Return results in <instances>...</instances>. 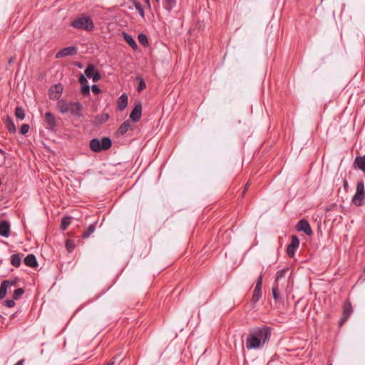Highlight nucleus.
Listing matches in <instances>:
<instances>
[{
    "label": "nucleus",
    "instance_id": "nucleus-1",
    "mask_svg": "<svg viewBox=\"0 0 365 365\" xmlns=\"http://www.w3.org/2000/svg\"><path fill=\"white\" fill-rule=\"evenodd\" d=\"M111 145L112 141L108 137H103L101 140L98 138H93L89 143L91 150L95 153L108 150Z\"/></svg>",
    "mask_w": 365,
    "mask_h": 365
},
{
    "label": "nucleus",
    "instance_id": "nucleus-2",
    "mask_svg": "<svg viewBox=\"0 0 365 365\" xmlns=\"http://www.w3.org/2000/svg\"><path fill=\"white\" fill-rule=\"evenodd\" d=\"M259 340L261 341L262 344L264 346L268 343L272 334V328L262 325L252 329L250 331Z\"/></svg>",
    "mask_w": 365,
    "mask_h": 365
},
{
    "label": "nucleus",
    "instance_id": "nucleus-3",
    "mask_svg": "<svg viewBox=\"0 0 365 365\" xmlns=\"http://www.w3.org/2000/svg\"><path fill=\"white\" fill-rule=\"evenodd\" d=\"M71 26L77 29L91 31L94 29V24L89 16L78 18L71 22Z\"/></svg>",
    "mask_w": 365,
    "mask_h": 365
},
{
    "label": "nucleus",
    "instance_id": "nucleus-4",
    "mask_svg": "<svg viewBox=\"0 0 365 365\" xmlns=\"http://www.w3.org/2000/svg\"><path fill=\"white\" fill-rule=\"evenodd\" d=\"M351 203L356 207H361L365 204V190L363 181L357 182L356 192L351 198Z\"/></svg>",
    "mask_w": 365,
    "mask_h": 365
},
{
    "label": "nucleus",
    "instance_id": "nucleus-5",
    "mask_svg": "<svg viewBox=\"0 0 365 365\" xmlns=\"http://www.w3.org/2000/svg\"><path fill=\"white\" fill-rule=\"evenodd\" d=\"M263 345L260 340H259L251 331L246 339V348L248 350L257 349L262 347Z\"/></svg>",
    "mask_w": 365,
    "mask_h": 365
},
{
    "label": "nucleus",
    "instance_id": "nucleus-6",
    "mask_svg": "<svg viewBox=\"0 0 365 365\" xmlns=\"http://www.w3.org/2000/svg\"><path fill=\"white\" fill-rule=\"evenodd\" d=\"M44 119L46 124V128L53 132L55 131L57 126V120L53 114L51 112L46 113Z\"/></svg>",
    "mask_w": 365,
    "mask_h": 365
},
{
    "label": "nucleus",
    "instance_id": "nucleus-7",
    "mask_svg": "<svg viewBox=\"0 0 365 365\" xmlns=\"http://www.w3.org/2000/svg\"><path fill=\"white\" fill-rule=\"evenodd\" d=\"M86 76L91 78L93 82H97L101 78V74L98 71H96L95 66L93 64H88L84 71Z\"/></svg>",
    "mask_w": 365,
    "mask_h": 365
},
{
    "label": "nucleus",
    "instance_id": "nucleus-8",
    "mask_svg": "<svg viewBox=\"0 0 365 365\" xmlns=\"http://www.w3.org/2000/svg\"><path fill=\"white\" fill-rule=\"evenodd\" d=\"M299 240L297 236L292 235L291 243L287 247V254L289 257H293L294 256L297 249L299 246Z\"/></svg>",
    "mask_w": 365,
    "mask_h": 365
},
{
    "label": "nucleus",
    "instance_id": "nucleus-9",
    "mask_svg": "<svg viewBox=\"0 0 365 365\" xmlns=\"http://www.w3.org/2000/svg\"><path fill=\"white\" fill-rule=\"evenodd\" d=\"M78 49L76 46H68L61 49L56 54V58H60L62 57L68 56H74L77 53Z\"/></svg>",
    "mask_w": 365,
    "mask_h": 365
},
{
    "label": "nucleus",
    "instance_id": "nucleus-10",
    "mask_svg": "<svg viewBox=\"0 0 365 365\" xmlns=\"http://www.w3.org/2000/svg\"><path fill=\"white\" fill-rule=\"evenodd\" d=\"M69 110L75 117L81 118L83 116V106L80 102H71Z\"/></svg>",
    "mask_w": 365,
    "mask_h": 365
},
{
    "label": "nucleus",
    "instance_id": "nucleus-11",
    "mask_svg": "<svg viewBox=\"0 0 365 365\" xmlns=\"http://www.w3.org/2000/svg\"><path fill=\"white\" fill-rule=\"evenodd\" d=\"M296 228L298 231H302L307 235L310 236L313 234L312 230L308 221L305 219L300 220L297 222Z\"/></svg>",
    "mask_w": 365,
    "mask_h": 365
},
{
    "label": "nucleus",
    "instance_id": "nucleus-12",
    "mask_svg": "<svg viewBox=\"0 0 365 365\" xmlns=\"http://www.w3.org/2000/svg\"><path fill=\"white\" fill-rule=\"evenodd\" d=\"M63 86L61 83L56 84L48 91L49 98L52 100H58L62 93Z\"/></svg>",
    "mask_w": 365,
    "mask_h": 365
},
{
    "label": "nucleus",
    "instance_id": "nucleus-13",
    "mask_svg": "<svg viewBox=\"0 0 365 365\" xmlns=\"http://www.w3.org/2000/svg\"><path fill=\"white\" fill-rule=\"evenodd\" d=\"M142 115V105L140 102H138L134 106L130 114V118L133 122H138Z\"/></svg>",
    "mask_w": 365,
    "mask_h": 365
},
{
    "label": "nucleus",
    "instance_id": "nucleus-14",
    "mask_svg": "<svg viewBox=\"0 0 365 365\" xmlns=\"http://www.w3.org/2000/svg\"><path fill=\"white\" fill-rule=\"evenodd\" d=\"M10 223L8 221L0 222V235L4 237H8L10 235Z\"/></svg>",
    "mask_w": 365,
    "mask_h": 365
},
{
    "label": "nucleus",
    "instance_id": "nucleus-15",
    "mask_svg": "<svg viewBox=\"0 0 365 365\" xmlns=\"http://www.w3.org/2000/svg\"><path fill=\"white\" fill-rule=\"evenodd\" d=\"M124 41L134 50L136 51L138 49V45L135 39L132 37L131 35L128 33L123 31L122 33Z\"/></svg>",
    "mask_w": 365,
    "mask_h": 365
},
{
    "label": "nucleus",
    "instance_id": "nucleus-16",
    "mask_svg": "<svg viewBox=\"0 0 365 365\" xmlns=\"http://www.w3.org/2000/svg\"><path fill=\"white\" fill-rule=\"evenodd\" d=\"M354 166L365 173V155L356 156L354 162Z\"/></svg>",
    "mask_w": 365,
    "mask_h": 365
},
{
    "label": "nucleus",
    "instance_id": "nucleus-17",
    "mask_svg": "<svg viewBox=\"0 0 365 365\" xmlns=\"http://www.w3.org/2000/svg\"><path fill=\"white\" fill-rule=\"evenodd\" d=\"M118 109L120 111L125 109L128 106V96L122 94L117 101Z\"/></svg>",
    "mask_w": 365,
    "mask_h": 365
},
{
    "label": "nucleus",
    "instance_id": "nucleus-18",
    "mask_svg": "<svg viewBox=\"0 0 365 365\" xmlns=\"http://www.w3.org/2000/svg\"><path fill=\"white\" fill-rule=\"evenodd\" d=\"M57 108L61 113L65 114L69 110L70 103L68 104L64 99H61L57 103Z\"/></svg>",
    "mask_w": 365,
    "mask_h": 365
},
{
    "label": "nucleus",
    "instance_id": "nucleus-19",
    "mask_svg": "<svg viewBox=\"0 0 365 365\" xmlns=\"http://www.w3.org/2000/svg\"><path fill=\"white\" fill-rule=\"evenodd\" d=\"M24 264L26 266L30 267H37L38 262H37V260H36V258L35 255H33V254L28 255L24 258Z\"/></svg>",
    "mask_w": 365,
    "mask_h": 365
},
{
    "label": "nucleus",
    "instance_id": "nucleus-20",
    "mask_svg": "<svg viewBox=\"0 0 365 365\" xmlns=\"http://www.w3.org/2000/svg\"><path fill=\"white\" fill-rule=\"evenodd\" d=\"M352 312H353V308H352L351 304L350 301L349 299H347L344 304L342 314H343V316L349 318L350 317V315L352 314Z\"/></svg>",
    "mask_w": 365,
    "mask_h": 365
},
{
    "label": "nucleus",
    "instance_id": "nucleus-21",
    "mask_svg": "<svg viewBox=\"0 0 365 365\" xmlns=\"http://www.w3.org/2000/svg\"><path fill=\"white\" fill-rule=\"evenodd\" d=\"M130 127H131V124L129 122V120H125L120 125V126L118 129L117 133L120 135H123L124 134H125L128 132V130L130 128Z\"/></svg>",
    "mask_w": 365,
    "mask_h": 365
},
{
    "label": "nucleus",
    "instance_id": "nucleus-22",
    "mask_svg": "<svg viewBox=\"0 0 365 365\" xmlns=\"http://www.w3.org/2000/svg\"><path fill=\"white\" fill-rule=\"evenodd\" d=\"M6 127L10 133H15L16 131L15 124L10 116H7L5 120Z\"/></svg>",
    "mask_w": 365,
    "mask_h": 365
},
{
    "label": "nucleus",
    "instance_id": "nucleus-23",
    "mask_svg": "<svg viewBox=\"0 0 365 365\" xmlns=\"http://www.w3.org/2000/svg\"><path fill=\"white\" fill-rule=\"evenodd\" d=\"M110 115L107 113H103L95 117L94 122L96 124H102L108 120Z\"/></svg>",
    "mask_w": 365,
    "mask_h": 365
},
{
    "label": "nucleus",
    "instance_id": "nucleus-24",
    "mask_svg": "<svg viewBox=\"0 0 365 365\" xmlns=\"http://www.w3.org/2000/svg\"><path fill=\"white\" fill-rule=\"evenodd\" d=\"M272 295L273 298L275 302H279L281 299L280 295H279V284H277V282H274L272 288Z\"/></svg>",
    "mask_w": 365,
    "mask_h": 365
},
{
    "label": "nucleus",
    "instance_id": "nucleus-25",
    "mask_svg": "<svg viewBox=\"0 0 365 365\" xmlns=\"http://www.w3.org/2000/svg\"><path fill=\"white\" fill-rule=\"evenodd\" d=\"M130 1L132 3L133 6L138 11L140 16L144 19L145 11H144V9L141 6L140 3L139 1H138L137 0H130Z\"/></svg>",
    "mask_w": 365,
    "mask_h": 365
},
{
    "label": "nucleus",
    "instance_id": "nucleus-26",
    "mask_svg": "<svg viewBox=\"0 0 365 365\" xmlns=\"http://www.w3.org/2000/svg\"><path fill=\"white\" fill-rule=\"evenodd\" d=\"M163 6L168 11L170 12L176 6V0H163Z\"/></svg>",
    "mask_w": 365,
    "mask_h": 365
},
{
    "label": "nucleus",
    "instance_id": "nucleus-27",
    "mask_svg": "<svg viewBox=\"0 0 365 365\" xmlns=\"http://www.w3.org/2000/svg\"><path fill=\"white\" fill-rule=\"evenodd\" d=\"M21 259L19 254H14L11 256V264L15 267H19L21 265Z\"/></svg>",
    "mask_w": 365,
    "mask_h": 365
},
{
    "label": "nucleus",
    "instance_id": "nucleus-28",
    "mask_svg": "<svg viewBox=\"0 0 365 365\" xmlns=\"http://www.w3.org/2000/svg\"><path fill=\"white\" fill-rule=\"evenodd\" d=\"M96 230V223H93V224H91L88 228L86 229V230H85L83 234H82V237L83 238H88V237H90V235L95 231Z\"/></svg>",
    "mask_w": 365,
    "mask_h": 365
},
{
    "label": "nucleus",
    "instance_id": "nucleus-29",
    "mask_svg": "<svg viewBox=\"0 0 365 365\" xmlns=\"http://www.w3.org/2000/svg\"><path fill=\"white\" fill-rule=\"evenodd\" d=\"M139 42L143 46H148L149 45L148 39L147 36L145 34H140L138 36Z\"/></svg>",
    "mask_w": 365,
    "mask_h": 365
},
{
    "label": "nucleus",
    "instance_id": "nucleus-30",
    "mask_svg": "<svg viewBox=\"0 0 365 365\" xmlns=\"http://www.w3.org/2000/svg\"><path fill=\"white\" fill-rule=\"evenodd\" d=\"M15 115L20 120H24L25 118L24 110L21 107H16L15 109Z\"/></svg>",
    "mask_w": 365,
    "mask_h": 365
},
{
    "label": "nucleus",
    "instance_id": "nucleus-31",
    "mask_svg": "<svg viewBox=\"0 0 365 365\" xmlns=\"http://www.w3.org/2000/svg\"><path fill=\"white\" fill-rule=\"evenodd\" d=\"M2 282H5V284L6 285V287H8V289H9L11 287L16 286L17 284V283L19 282V279L18 277H15L14 279H6V280H4Z\"/></svg>",
    "mask_w": 365,
    "mask_h": 365
},
{
    "label": "nucleus",
    "instance_id": "nucleus-32",
    "mask_svg": "<svg viewBox=\"0 0 365 365\" xmlns=\"http://www.w3.org/2000/svg\"><path fill=\"white\" fill-rule=\"evenodd\" d=\"M262 297V290L254 289V293L252 297V302L255 304Z\"/></svg>",
    "mask_w": 365,
    "mask_h": 365
},
{
    "label": "nucleus",
    "instance_id": "nucleus-33",
    "mask_svg": "<svg viewBox=\"0 0 365 365\" xmlns=\"http://www.w3.org/2000/svg\"><path fill=\"white\" fill-rule=\"evenodd\" d=\"M8 287L5 284V282H1L0 285V299H4L7 293Z\"/></svg>",
    "mask_w": 365,
    "mask_h": 365
},
{
    "label": "nucleus",
    "instance_id": "nucleus-34",
    "mask_svg": "<svg viewBox=\"0 0 365 365\" xmlns=\"http://www.w3.org/2000/svg\"><path fill=\"white\" fill-rule=\"evenodd\" d=\"M75 242L73 240L68 239L66 242V247L68 252H73L75 248Z\"/></svg>",
    "mask_w": 365,
    "mask_h": 365
},
{
    "label": "nucleus",
    "instance_id": "nucleus-35",
    "mask_svg": "<svg viewBox=\"0 0 365 365\" xmlns=\"http://www.w3.org/2000/svg\"><path fill=\"white\" fill-rule=\"evenodd\" d=\"M70 224H71V217H63L62 220H61V229L63 230H66Z\"/></svg>",
    "mask_w": 365,
    "mask_h": 365
},
{
    "label": "nucleus",
    "instance_id": "nucleus-36",
    "mask_svg": "<svg viewBox=\"0 0 365 365\" xmlns=\"http://www.w3.org/2000/svg\"><path fill=\"white\" fill-rule=\"evenodd\" d=\"M137 80L138 81V85L137 86L138 92H141L146 87L145 83L144 80L141 77H138Z\"/></svg>",
    "mask_w": 365,
    "mask_h": 365
},
{
    "label": "nucleus",
    "instance_id": "nucleus-37",
    "mask_svg": "<svg viewBox=\"0 0 365 365\" xmlns=\"http://www.w3.org/2000/svg\"><path fill=\"white\" fill-rule=\"evenodd\" d=\"M24 293V289L23 288H18L14 292L13 298L14 299H19L21 297V296Z\"/></svg>",
    "mask_w": 365,
    "mask_h": 365
},
{
    "label": "nucleus",
    "instance_id": "nucleus-38",
    "mask_svg": "<svg viewBox=\"0 0 365 365\" xmlns=\"http://www.w3.org/2000/svg\"><path fill=\"white\" fill-rule=\"evenodd\" d=\"M285 272V269H281L277 272L275 282H277V284H279L280 279L284 277Z\"/></svg>",
    "mask_w": 365,
    "mask_h": 365
},
{
    "label": "nucleus",
    "instance_id": "nucleus-39",
    "mask_svg": "<svg viewBox=\"0 0 365 365\" xmlns=\"http://www.w3.org/2000/svg\"><path fill=\"white\" fill-rule=\"evenodd\" d=\"M262 279H263V275L262 274H261L257 280V282H256V285H255V289H260L262 290Z\"/></svg>",
    "mask_w": 365,
    "mask_h": 365
},
{
    "label": "nucleus",
    "instance_id": "nucleus-40",
    "mask_svg": "<svg viewBox=\"0 0 365 365\" xmlns=\"http://www.w3.org/2000/svg\"><path fill=\"white\" fill-rule=\"evenodd\" d=\"M29 124H23L19 130L20 133L21 135H26L29 132Z\"/></svg>",
    "mask_w": 365,
    "mask_h": 365
},
{
    "label": "nucleus",
    "instance_id": "nucleus-41",
    "mask_svg": "<svg viewBox=\"0 0 365 365\" xmlns=\"http://www.w3.org/2000/svg\"><path fill=\"white\" fill-rule=\"evenodd\" d=\"M81 93L83 96H88L90 94V86L88 84L82 86Z\"/></svg>",
    "mask_w": 365,
    "mask_h": 365
},
{
    "label": "nucleus",
    "instance_id": "nucleus-42",
    "mask_svg": "<svg viewBox=\"0 0 365 365\" xmlns=\"http://www.w3.org/2000/svg\"><path fill=\"white\" fill-rule=\"evenodd\" d=\"M4 303H5V305L9 308H11L15 306V302L14 299H6L4 302Z\"/></svg>",
    "mask_w": 365,
    "mask_h": 365
},
{
    "label": "nucleus",
    "instance_id": "nucleus-43",
    "mask_svg": "<svg viewBox=\"0 0 365 365\" xmlns=\"http://www.w3.org/2000/svg\"><path fill=\"white\" fill-rule=\"evenodd\" d=\"M78 81L81 84V86L88 84V81L86 79V77H85L82 74L80 76Z\"/></svg>",
    "mask_w": 365,
    "mask_h": 365
},
{
    "label": "nucleus",
    "instance_id": "nucleus-44",
    "mask_svg": "<svg viewBox=\"0 0 365 365\" xmlns=\"http://www.w3.org/2000/svg\"><path fill=\"white\" fill-rule=\"evenodd\" d=\"M91 88H92L93 93L94 94H96V95H98V94H99L101 92V91L99 88V87L97 85H96V84L93 85Z\"/></svg>",
    "mask_w": 365,
    "mask_h": 365
},
{
    "label": "nucleus",
    "instance_id": "nucleus-45",
    "mask_svg": "<svg viewBox=\"0 0 365 365\" xmlns=\"http://www.w3.org/2000/svg\"><path fill=\"white\" fill-rule=\"evenodd\" d=\"M343 187H344L345 192H347L349 191V185L348 180L346 178H344L343 180Z\"/></svg>",
    "mask_w": 365,
    "mask_h": 365
},
{
    "label": "nucleus",
    "instance_id": "nucleus-46",
    "mask_svg": "<svg viewBox=\"0 0 365 365\" xmlns=\"http://www.w3.org/2000/svg\"><path fill=\"white\" fill-rule=\"evenodd\" d=\"M250 184H251V183H250V181H248V182L245 184V187H244V190H243V192H242V197H243L245 196V194L246 191L249 189V187H250Z\"/></svg>",
    "mask_w": 365,
    "mask_h": 365
},
{
    "label": "nucleus",
    "instance_id": "nucleus-47",
    "mask_svg": "<svg viewBox=\"0 0 365 365\" xmlns=\"http://www.w3.org/2000/svg\"><path fill=\"white\" fill-rule=\"evenodd\" d=\"M347 317L342 316V318L340 319L339 322V326L341 327L344 324V323L347 320Z\"/></svg>",
    "mask_w": 365,
    "mask_h": 365
},
{
    "label": "nucleus",
    "instance_id": "nucleus-48",
    "mask_svg": "<svg viewBox=\"0 0 365 365\" xmlns=\"http://www.w3.org/2000/svg\"><path fill=\"white\" fill-rule=\"evenodd\" d=\"M24 359H21L19 360L16 364H15L14 365H23L24 364Z\"/></svg>",
    "mask_w": 365,
    "mask_h": 365
},
{
    "label": "nucleus",
    "instance_id": "nucleus-49",
    "mask_svg": "<svg viewBox=\"0 0 365 365\" xmlns=\"http://www.w3.org/2000/svg\"><path fill=\"white\" fill-rule=\"evenodd\" d=\"M145 4L147 5V6L148 8H150V0H144Z\"/></svg>",
    "mask_w": 365,
    "mask_h": 365
},
{
    "label": "nucleus",
    "instance_id": "nucleus-50",
    "mask_svg": "<svg viewBox=\"0 0 365 365\" xmlns=\"http://www.w3.org/2000/svg\"><path fill=\"white\" fill-rule=\"evenodd\" d=\"M0 154L4 156L6 155V152L1 148H0Z\"/></svg>",
    "mask_w": 365,
    "mask_h": 365
},
{
    "label": "nucleus",
    "instance_id": "nucleus-51",
    "mask_svg": "<svg viewBox=\"0 0 365 365\" xmlns=\"http://www.w3.org/2000/svg\"><path fill=\"white\" fill-rule=\"evenodd\" d=\"M12 62H13V58H11L9 59V63H11Z\"/></svg>",
    "mask_w": 365,
    "mask_h": 365
},
{
    "label": "nucleus",
    "instance_id": "nucleus-52",
    "mask_svg": "<svg viewBox=\"0 0 365 365\" xmlns=\"http://www.w3.org/2000/svg\"><path fill=\"white\" fill-rule=\"evenodd\" d=\"M76 65H77V66H78V67H79V68H81V67H82V66H81V64L80 63H78Z\"/></svg>",
    "mask_w": 365,
    "mask_h": 365
},
{
    "label": "nucleus",
    "instance_id": "nucleus-53",
    "mask_svg": "<svg viewBox=\"0 0 365 365\" xmlns=\"http://www.w3.org/2000/svg\"><path fill=\"white\" fill-rule=\"evenodd\" d=\"M1 185V180L0 179V185Z\"/></svg>",
    "mask_w": 365,
    "mask_h": 365
},
{
    "label": "nucleus",
    "instance_id": "nucleus-54",
    "mask_svg": "<svg viewBox=\"0 0 365 365\" xmlns=\"http://www.w3.org/2000/svg\"><path fill=\"white\" fill-rule=\"evenodd\" d=\"M157 2H159V0H155Z\"/></svg>",
    "mask_w": 365,
    "mask_h": 365
},
{
    "label": "nucleus",
    "instance_id": "nucleus-55",
    "mask_svg": "<svg viewBox=\"0 0 365 365\" xmlns=\"http://www.w3.org/2000/svg\"><path fill=\"white\" fill-rule=\"evenodd\" d=\"M1 264V260L0 259V264Z\"/></svg>",
    "mask_w": 365,
    "mask_h": 365
},
{
    "label": "nucleus",
    "instance_id": "nucleus-56",
    "mask_svg": "<svg viewBox=\"0 0 365 365\" xmlns=\"http://www.w3.org/2000/svg\"><path fill=\"white\" fill-rule=\"evenodd\" d=\"M329 365H331V364H329Z\"/></svg>",
    "mask_w": 365,
    "mask_h": 365
}]
</instances>
